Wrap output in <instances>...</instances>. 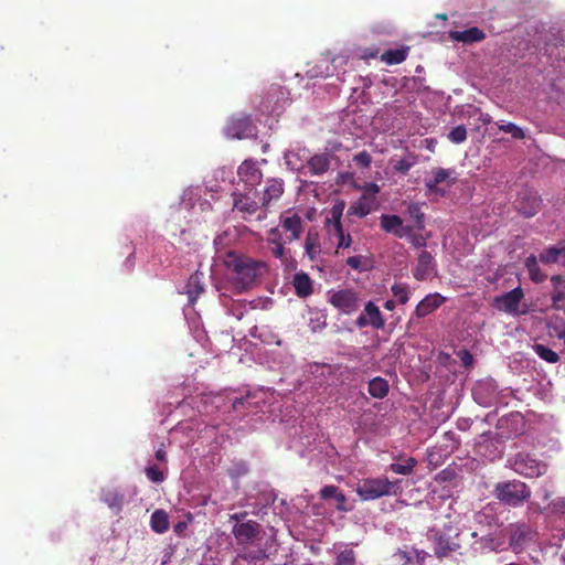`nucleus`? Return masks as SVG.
I'll return each instance as SVG.
<instances>
[{"label": "nucleus", "mask_w": 565, "mask_h": 565, "mask_svg": "<svg viewBox=\"0 0 565 565\" xmlns=\"http://www.w3.org/2000/svg\"><path fill=\"white\" fill-rule=\"evenodd\" d=\"M224 264L238 291L252 288L266 270V265L263 262L235 252L226 253Z\"/></svg>", "instance_id": "obj_1"}, {"label": "nucleus", "mask_w": 565, "mask_h": 565, "mask_svg": "<svg viewBox=\"0 0 565 565\" xmlns=\"http://www.w3.org/2000/svg\"><path fill=\"white\" fill-rule=\"evenodd\" d=\"M355 492L363 501H372L383 497L397 495L401 493V481H391L384 476L364 478L358 482Z\"/></svg>", "instance_id": "obj_2"}, {"label": "nucleus", "mask_w": 565, "mask_h": 565, "mask_svg": "<svg viewBox=\"0 0 565 565\" xmlns=\"http://www.w3.org/2000/svg\"><path fill=\"white\" fill-rule=\"evenodd\" d=\"M493 494L501 503L516 508L531 498V489L520 480H509L497 483Z\"/></svg>", "instance_id": "obj_3"}, {"label": "nucleus", "mask_w": 565, "mask_h": 565, "mask_svg": "<svg viewBox=\"0 0 565 565\" xmlns=\"http://www.w3.org/2000/svg\"><path fill=\"white\" fill-rule=\"evenodd\" d=\"M503 533L508 537L509 547L516 554L525 551L536 537V531L525 522L510 523Z\"/></svg>", "instance_id": "obj_4"}, {"label": "nucleus", "mask_w": 565, "mask_h": 565, "mask_svg": "<svg viewBox=\"0 0 565 565\" xmlns=\"http://www.w3.org/2000/svg\"><path fill=\"white\" fill-rule=\"evenodd\" d=\"M344 209V201H337L324 220V226L328 228L329 234L338 238L337 252L340 248H349L352 244V237L349 233L344 232L341 222Z\"/></svg>", "instance_id": "obj_5"}, {"label": "nucleus", "mask_w": 565, "mask_h": 565, "mask_svg": "<svg viewBox=\"0 0 565 565\" xmlns=\"http://www.w3.org/2000/svg\"><path fill=\"white\" fill-rule=\"evenodd\" d=\"M458 548H460V540L457 527L445 526L443 531L435 534L434 551L438 557L448 556Z\"/></svg>", "instance_id": "obj_6"}, {"label": "nucleus", "mask_w": 565, "mask_h": 565, "mask_svg": "<svg viewBox=\"0 0 565 565\" xmlns=\"http://www.w3.org/2000/svg\"><path fill=\"white\" fill-rule=\"evenodd\" d=\"M512 468L516 473L525 478L540 477L547 470L546 463L536 460L529 454L523 452H520L515 456Z\"/></svg>", "instance_id": "obj_7"}, {"label": "nucleus", "mask_w": 565, "mask_h": 565, "mask_svg": "<svg viewBox=\"0 0 565 565\" xmlns=\"http://www.w3.org/2000/svg\"><path fill=\"white\" fill-rule=\"evenodd\" d=\"M329 302L344 315H352L361 306L358 292L352 289L334 291L330 296Z\"/></svg>", "instance_id": "obj_8"}, {"label": "nucleus", "mask_w": 565, "mask_h": 565, "mask_svg": "<svg viewBox=\"0 0 565 565\" xmlns=\"http://www.w3.org/2000/svg\"><path fill=\"white\" fill-rule=\"evenodd\" d=\"M279 227L286 236V241L294 242L299 239L303 232V221L299 214L287 211L279 217Z\"/></svg>", "instance_id": "obj_9"}, {"label": "nucleus", "mask_w": 565, "mask_h": 565, "mask_svg": "<svg viewBox=\"0 0 565 565\" xmlns=\"http://www.w3.org/2000/svg\"><path fill=\"white\" fill-rule=\"evenodd\" d=\"M514 204L521 214L525 217H532L540 211L542 200L535 191L523 189L519 192Z\"/></svg>", "instance_id": "obj_10"}, {"label": "nucleus", "mask_w": 565, "mask_h": 565, "mask_svg": "<svg viewBox=\"0 0 565 565\" xmlns=\"http://www.w3.org/2000/svg\"><path fill=\"white\" fill-rule=\"evenodd\" d=\"M355 324L359 328L371 326L372 328L380 330L384 328L385 320L380 308L373 301H367L364 306V311L358 317Z\"/></svg>", "instance_id": "obj_11"}, {"label": "nucleus", "mask_w": 565, "mask_h": 565, "mask_svg": "<svg viewBox=\"0 0 565 565\" xmlns=\"http://www.w3.org/2000/svg\"><path fill=\"white\" fill-rule=\"evenodd\" d=\"M227 136L236 139L248 138L254 135V126L249 116L232 117L226 125Z\"/></svg>", "instance_id": "obj_12"}, {"label": "nucleus", "mask_w": 565, "mask_h": 565, "mask_svg": "<svg viewBox=\"0 0 565 565\" xmlns=\"http://www.w3.org/2000/svg\"><path fill=\"white\" fill-rule=\"evenodd\" d=\"M237 175L247 188L254 189L263 179V173L253 160H245L237 169Z\"/></svg>", "instance_id": "obj_13"}, {"label": "nucleus", "mask_w": 565, "mask_h": 565, "mask_svg": "<svg viewBox=\"0 0 565 565\" xmlns=\"http://www.w3.org/2000/svg\"><path fill=\"white\" fill-rule=\"evenodd\" d=\"M233 211L242 213L244 220L255 215L259 210L258 202L246 193L233 192Z\"/></svg>", "instance_id": "obj_14"}, {"label": "nucleus", "mask_w": 565, "mask_h": 565, "mask_svg": "<svg viewBox=\"0 0 565 565\" xmlns=\"http://www.w3.org/2000/svg\"><path fill=\"white\" fill-rule=\"evenodd\" d=\"M524 294L520 287L512 289L501 296L495 297L494 306L502 311L514 313L518 311Z\"/></svg>", "instance_id": "obj_15"}, {"label": "nucleus", "mask_w": 565, "mask_h": 565, "mask_svg": "<svg viewBox=\"0 0 565 565\" xmlns=\"http://www.w3.org/2000/svg\"><path fill=\"white\" fill-rule=\"evenodd\" d=\"M381 228L393 234L397 238H405L409 233L411 225H404L401 216L395 214H382L380 217Z\"/></svg>", "instance_id": "obj_16"}, {"label": "nucleus", "mask_w": 565, "mask_h": 565, "mask_svg": "<svg viewBox=\"0 0 565 565\" xmlns=\"http://www.w3.org/2000/svg\"><path fill=\"white\" fill-rule=\"evenodd\" d=\"M232 532L239 544L252 543L259 533V524L252 520L236 523Z\"/></svg>", "instance_id": "obj_17"}, {"label": "nucleus", "mask_w": 565, "mask_h": 565, "mask_svg": "<svg viewBox=\"0 0 565 565\" xmlns=\"http://www.w3.org/2000/svg\"><path fill=\"white\" fill-rule=\"evenodd\" d=\"M436 269V264L431 254L422 250L417 258V265L413 271L415 279L423 281L428 279Z\"/></svg>", "instance_id": "obj_18"}, {"label": "nucleus", "mask_w": 565, "mask_h": 565, "mask_svg": "<svg viewBox=\"0 0 565 565\" xmlns=\"http://www.w3.org/2000/svg\"><path fill=\"white\" fill-rule=\"evenodd\" d=\"M446 298L438 292L429 294L415 308V315L417 318H424L437 310Z\"/></svg>", "instance_id": "obj_19"}, {"label": "nucleus", "mask_w": 565, "mask_h": 565, "mask_svg": "<svg viewBox=\"0 0 565 565\" xmlns=\"http://www.w3.org/2000/svg\"><path fill=\"white\" fill-rule=\"evenodd\" d=\"M284 193V181L281 179H268L263 191L262 207L267 210L273 201H277Z\"/></svg>", "instance_id": "obj_20"}, {"label": "nucleus", "mask_w": 565, "mask_h": 565, "mask_svg": "<svg viewBox=\"0 0 565 565\" xmlns=\"http://www.w3.org/2000/svg\"><path fill=\"white\" fill-rule=\"evenodd\" d=\"M426 553L416 548L397 550L392 558L396 565H423Z\"/></svg>", "instance_id": "obj_21"}, {"label": "nucleus", "mask_w": 565, "mask_h": 565, "mask_svg": "<svg viewBox=\"0 0 565 565\" xmlns=\"http://www.w3.org/2000/svg\"><path fill=\"white\" fill-rule=\"evenodd\" d=\"M434 177L425 181V186L429 193H438V185L450 179L449 185H452L457 178L454 170L437 168L433 171Z\"/></svg>", "instance_id": "obj_22"}, {"label": "nucleus", "mask_w": 565, "mask_h": 565, "mask_svg": "<svg viewBox=\"0 0 565 565\" xmlns=\"http://www.w3.org/2000/svg\"><path fill=\"white\" fill-rule=\"evenodd\" d=\"M376 199L373 195L362 194L358 201L348 209V215L364 217L375 207Z\"/></svg>", "instance_id": "obj_23"}, {"label": "nucleus", "mask_w": 565, "mask_h": 565, "mask_svg": "<svg viewBox=\"0 0 565 565\" xmlns=\"http://www.w3.org/2000/svg\"><path fill=\"white\" fill-rule=\"evenodd\" d=\"M305 255L315 262L321 253L320 236L316 228H310L305 238Z\"/></svg>", "instance_id": "obj_24"}, {"label": "nucleus", "mask_w": 565, "mask_h": 565, "mask_svg": "<svg viewBox=\"0 0 565 565\" xmlns=\"http://www.w3.org/2000/svg\"><path fill=\"white\" fill-rule=\"evenodd\" d=\"M449 35L451 40L467 44L480 42L486 38L484 32L477 26H471L463 31H451Z\"/></svg>", "instance_id": "obj_25"}, {"label": "nucleus", "mask_w": 565, "mask_h": 565, "mask_svg": "<svg viewBox=\"0 0 565 565\" xmlns=\"http://www.w3.org/2000/svg\"><path fill=\"white\" fill-rule=\"evenodd\" d=\"M292 286L296 295L300 298H307L313 292L312 280L310 276L303 271L295 274Z\"/></svg>", "instance_id": "obj_26"}, {"label": "nucleus", "mask_w": 565, "mask_h": 565, "mask_svg": "<svg viewBox=\"0 0 565 565\" xmlns=\"http://www.w3.org/2000/svg\"><path fill=\"white\" fill-rule=\"evenodd\" d=\"M307 167L312 175H321L329 170L330 158L327 153L315 154L308 160Z\"/></svg>", "instance_id": "obj_27"}, {"label": "nucleus", "mask_w": 565, "mask_h": 565, "mask_svg": "<svg viewBox=\"0 0 565 565\" xmlns=\"http://www.w3.org/2000/svg\"><path fill=\"white\" fill-rule=\"evenodd\" d=\"M268 555L266 551L263 548L257 550H244L242 553H238L235 562H239L241 559L246 561L250 565H264Z\"/></svg>", "instance_id": "obj_28"}, {"label": "nucleus", "mask_w": 565, "mask_h": 565, "mask_svg": "<svg viewBox=\"0 0 565 565\" xmlns=\"http://www.w3.org/2000/svg\"><path fill=\"white\" fill-rule=\"evenodd\" d=\"M367 391L374 398H384L388 394L390 385L385 379L376 376L369 382Z\"/></svg>", "instance_id": "obj_29"}, {"label": "nucleus", "mask_w": 565, "mask_h": 565, "mask_svg": "<svg viewBox=\"0 0 565 565\" xmlns=\"http://www.w3.org/2000/svg\"><path fill=\"white\" fill-rule=\"evenodd\" d=\"M150 525L152 531L162 534L169 530V516L164 510H156L151 514Z\"/></svg>", "instance_id": "obj_30"}, {"label": "nucleus", "mask_w": 565, "mask_h": 565, "mask_svg": "<svg viewBox=\"0 0 565 565\" xmlns=\"http://www.w3.org/2000/svg\"><path fill=\"white\" fill-rule=\"evenodd\" d=\"M562 257L565 258V244L562 246H551L544 249L540 254L539 259L543 264H555Z\"/></svg>", "instance_id": "obj_31"}, {"label": "nucleus", "mask_w": 565, "mask_h": 565, "mask_svg": "<svg viewBox=\"0 0 565 565\" xmlns=\"http://www.w3.org/2000/svg\"><path fill=\"white\" fill-rule=\"evenodd\" d=\"M553 285V292L551 298L553 306L556 307L557 302L565 300V275H555L551 278Z\"/></svg>", "instance_id": "obj_32"}, {"label": "nucleus", "mask_w": 565, "mask_h": 565, "mask_svg": "<svg viewBox=\"0 0 565 565\" xmlns=\"http://www.w3.org/2000/svg\"><path fill=\"white\" fill-rule=\"evenodd\" d=\"M125 497L116 490H107L102 494V501L110 509L119 512L122 508Z\"/></svg>", "instance_id": "obj_33"}, {"label": "nucleus", "mask_w": 565, "mask_h": 565, "mask_svg": "<svg viewBox=\"0 0 565 565\" xmlns=\"http://www.w3.org/2000/svg\"><path fill=\"white\" fill-rule=\"evenodd\" d=\"M204 288L200 281V277L198 274L192 275L186 284V295L189 298V302L194 305L199 296L203 292Z\"/></svg>", "instance_id": "obj_34"}, {"label": "nucleus", "mask_w": 565, "mask_h": 565, "mask_svg": "<svg viewBox=\"0 0 565 565\" xmlns=\"http://www.w3.org/2000/svg\"><path fill=\"white\" fill-rule=\"evenodd\" d=\"M408 55V47L387 50L385 51L381 58L388 65H395L404 62Z\"/></svg>", "instance_id": "obj_35"}, {"label": "nucleus", "mask_w": 565, "mask_h": 565, "mask_svg": "<svg viewBox=\"0 0 565 565\" xmlns=\"http://www.w3.org/2000/svg\"><path fill=\"white\" fill-rule=\"evenodd\" d=\"M525 267L532 281L540 284L546 279V275L541 271L537 264V258L534 255H531L526 258Z\"/></svg>", "instance_id": "obj_36"}, {"label": "nucleus", "mask_w": 565, "mask_h": 565, "mask_svg": "<svg viewBox=\"0 0 565 565\" xmlns=\"http://www.w3.org/2000/svg\"><path fill=\"white\" fill-rule=\"evenodd\" d=\"M417 465V460L414 457H407L403 462H393L388 469L397 475L409 476Z\"/></svg>", "instance_id": "obj_37"}, {"label": "nucleus", "mask_w": 565, "mask_h": 565, "mask_svg": "<svg viewBox=\"0 0 565 565\" xmlns=\"http://www.w3.org/2000/svg\"><path fill=\"white\" fill-rule=\"evenodd\" d=\"M407 213L415 221V225L413 226L418 231H423L425 228V214L422 211V204L417 202L408 204Z\"/></svg>", "instance_id": "obj_38"}, {"label": "nucleus", "mask_w": 565, "mask_h": 565, "mask_svg": "<svg viewBox=\"0 0 565 565\" xmlns=\"http://www.w3.org/2000/svg\"><path fill=\"white\" fill-rule=\"evenodd\" d=\"M532 349L542 360L548 363H556L559 360V355L544 344L534 343Z\"/></svg>", "instance_id": "obj_39"}, {"label": "nucleus", "mask_w": 565, "mask_h": 565, "mask_svg": "<svg viewBox=\"0 0 565 565\" xmlns=\"http://www.w3.org/2000/svg\"><path fill=\"white\" fill-rule=\"evenodd\" d=\"M334 565H356L355 552L351 548L339 552Z\"/></svg>", "instance_id": "obj_40"}, {"label": "nucleus", "mask_w": 565, "mask_h": 565, "mask_svg": "<svg viewBox=\"0 0 565 565\" xmlns=\"http://www.w3.org/2000/svg\"><path fill=\"white\" fill-rule=\"evenodd\" d=\"M391 290L394 295V297L397 298L398 302L402 305H405L409 299V292L406 285L403 284H394L391 287Z\"/></svg>", "instance_id": "obj_41"}, {"label": "nucleus", "mask_w": 565, "mask_h": 565, "mask_svg": "<svg viewBox=\"0 0 565 565\" xmlns=\"http://www.w3.org/2000/svg\"><path fill=\"white\" fill-rule=\"evenodd\" d=\"M499 129L503 132L511 134L514 139H524L525 134L523 129L513 122H507L499 126Z\"/></svg>", "instance_id": "obj_42"}, {"label": "nucleus", "mask_w": 565, "mask_h": 565, "mask_svg": "<svg viewBox=\"0 0 565 565\" xmlns=\"http://www.w3.org/2000/svg\"><path fill=\"white\" fill-rule=\"evenodd\" d=\"M267 242L270 245H275V244H279V243H281V244H290L291 243V242L286 241V236L284 235L280 227H274V228L269 230Z\"/></svg>", "instance_id": "obj_43"}, {"label": "nucleus", "mask_w": 565, "mask_h": 565, "mask_svg": "<svg viewBox=\"0 0 565 565\" xmlns=\"http://www.w3.org/2000/svg\"><path fill=\"white\" fill-rule=\"evenodd\" d=\"M415 228L416 227H414L412 225L409 226V233L406 235V238H408L409 243L415 248H423L427 244V238L424 235H422V234L414 233Z\"/></svg>", "instance_id": "obj_44"}, {"label": "nucleus", "mask_w": 565, "mask_h": 565, "mask_svg": "<svg viewBox=\"0 0 565 565\" xmlns=\"http://www.w3.org/2000/svg\"><path fill=\"white\" fill-rule=\"evenodd\" d=\"M448 138L454 143H460L463 142L467 138V129L463 125H459L451 129V131L448 135Z\"/></svg>", "instance_id": "obj_45"}, {"label": "nucleus", "mask_w": 565, "mask_h": 565, "mask_svg": "<svg viewBox=\"0 0 565 565\" xmlns=\"http://www.w3.org/2000/svg\"><path fill=\"white\" fill-rule=\"evenodd\" d=\"M353 161L358 167L366 169L372 163V157L366 150H363L353 157Z\"/></svg>", "instance_id": "obj_46"}, {"label": "nucleus", "mask_w": 565, "mask_h": 565, "mask_svg": "<svg viewBox=\"0 0 565 565\" xmlns=\"http://www.w3.org/2000/svg\"><path fill=\"white\" fill-rule=\"evenodd\" d=\"M416 164V158L413 157L412 160H408V159H399L396 161V163L394 164V169L402 173V174H407L408 171L412 169V167H414Z\"/></svg>", "instance_id": "obj_47"}, {"label": "nucleus", "mask_w": 565, "mask_h": 565, "mask_svg": "<svg viewBox=\"0 0 565 565\" xmlns=\"http://www.w3.org/2000/svg\"><path fill=\"white\" fill-rule=\"evenodd\" d=\"M146 476L154 483H160L164 480L163 472L154 465L146 469Z\"/></svg>", "instance_id": "obj_48"}, {"label": "nucleus", "mask_w": 565, "mask_h": 565, "mask_svg": "<svg viewBox=\"0 0 565 565\" xmlns=\"http://www.w3.org/2000/svg\"><path fill=\"white\" fill-rule=\"evenodd\" d=\"M339 488L335 486H324L320 490V498L322 500H329L331 498H335V495L339 493Z\"/></svg>", "instance_id": "obj_49"}, {"label": "nucleus", "mask_w": 565, "mask_h": 565, "mask_svg": "<svg viewBox=\"0 0 565 565\" xmlns=\"http://www.w3.org/2000/svg\"><path fill=\"white\" fill-rule=\"evenodd\" d=\"M285 245L286 244L279 243V244L273 245V247H271V254L276 258H278V259H280L282 262H285L287 259Z\"/></svg>", "instance_id": "obj_50"}, {"label": "nucleus", "mask_w": 565, "mask_h": 565, "mask_svg": "<svg viewBox=\"0 0 565 565\" xmlns=\"http://www.w3.org/2000/svg\"><path fill=\"white\" fill-rule=\"evenodd\" d=\"M548 509L553 513L563 512L565 510V498H557L552 501Z\"/></svg>", "instance_id": "obj_51"}, {"label": "nucleus", "mask_w": 565, "mask_h": 565, "mask_svg": "<svg viewBox=\"0 0 565 565\" xmlns=\"http://www.w3.org/2000/svg\"><path fill=\"white\" fill-rule=\"evenodd\" d=\"M347 265L355 270H362V256H350L347 258Z\"/></svg>", "instance_id": "obj_52"}, {"label": "nucleus", "mask_w": 565, "mask_h": 565, "mask_svg": "<svg viewBox=\"0 0 565 565\" xmlns=\"http://www.w3.org/2000/svg\"><path fill=\"white\" fill-rule=\"evenodd\" d=\"M334 499L338 503L337 509L341 510V511H345V508H344V503L347 501L345 495L341 491H339V493L335 495Z\"/></svg>", "instance_id": "obj_53"}, {"label": "nucleus", "mask_w": 565, "mask_h": 565, "mask_svg": "<svg viewBox=\"0 0 565 565\" xmlns=\"http://www.w3.org/2000/svg\"><path fill=\"white\" fill-rule=\"evenodd\" d=\"M461 361L465 366H468L472 363V355L468 351H463L461 355Z\"/></svg>", "instance_id": "obj_54"}, {"label": "nucleus", "mask_w": 565, "mask_h": 565, "mask_svg": "<svg viewBox=\"0 0 565 565\" xmlns=\"http://www.w3.org/2000/svg\"><path fill=\"white\" fill-rule=\"evenodd\" d=\"M156 458L159 461H166L167 460V452H166V450L163 448H159L156 451Z\"/></svg>", "instance_id": "obj_55"}, {"label": "nucleus", "mask_w": 565, "mask_h": 565, "mask_svg": "<svg viewBox=\"0 0 565 565\" xmlns=\"http://www.w3.org/2000/svg\"><path fill=\"white\" fill-rule=\"evenodd\" d=\"M384 308H385L386 310H391V311H392V310H394V309H395V301H394V300H391V299L386 300V301L384 302Z\"/></svg>", "instance_id": "obj_56"}, {"label": "nucleus", "mask_w": 565, "mask_h": 565, "mask_svg": "<svg viewBox=\"0 0 565 565\" xmlns=\"http://www.w3.org/2000/svg\"><path fill=\"white\" fill-rule=\"evenodd\" d=\"M186 527V524L184 522H179L178 524H175L174 526V532L177 533H180L183 531V529Z\"/></svg>", "instance_id": "obj_57"}, {"label": "nucleus", "mask_w": 565, "mask_h": 565, "mask_svg": "<svg viewBox=\"0 0 565 565\" xmlns=\"http://www.w3.org/2000/svg\"><path fill=\"white\" fill-rule=\"evenodd\" d=\"M367 189L373 193V195L376 194L380 191L379 185L375 184V183L369 184Z\"/></svg>", "instance_id": "obj_58"}, {"label": "nucleus", "mask_w": 565, "mask_h": 565, "mask_svg": "<svg viewBox=\"0 0 565 565\" xmlns=\"http://www.w3.org/2000/svg\"><path fill=\"white\" fill-rule=\"evenodd\" d=\"M244 515L245 514H233V515H231V519L238 522Z\"/></svg>", "instance_id": "obj_59"}, {"label": "nucleus", "mask_w": 565, "mask_h": 565, "mask_svg": "<svg viewBox=\"0 0 565 565\" xmlns=\"http://www.w3.org/2000/svg\"><path fill=\"white\" fill-rule=\"evenodd\" d=\"M551 498V493L547 490H544L543 499L546 501Z\"/></svg>", "instance_id": "obj_60"}, {"label": "nucleus", "mask_w": 565, "mask_h": 565, "mask_svg": "<svg viewBox=\"0 0 565 565\" xmlns=\"http://www.w3.org/2000/svg\"><path fill=\"white\" fill-rule=\"evenodd\" d=\"M266 216H267V212L265 211L262 215L259 214L257 216V220L262 221V220L266 218Z\"/></svg>", "instance_id": "obj_61"}, {"label": "nucleus", "mask_w": 565, "mask_h": 565, "mask_svg": "<svg viewBox=\"0 0 565 565\" xmlns=\"http://www.w3.org/2000/svg\"><path fill=\"white\" fill-rule=\"evenodd\" d=\"M276 93H279L280 95H284V90L281 87H278L275 89Z\"/></svg>", "instance_id": "obj_62"}, {"label": "nucleus", "mask_w": 565, "mask_h": 565, "mask_svg": "<svg viewBox=\"0 0 565 565\" xmlns=\"http://www.w3.org/2000/svg\"><path fill=\"white\" fill-rule=\"evenodd\" d=\"M339 60H340L339 57H338V58H333V60H332V63H335V62H338Z\"/></svg>", "instance_id": "obj_63"}]
</instances>
